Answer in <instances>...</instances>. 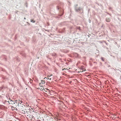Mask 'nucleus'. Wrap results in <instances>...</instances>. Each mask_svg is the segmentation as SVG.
<instances>
[{
	"instance_id": "1",
	"label": "nucleus",
	"mask_w": 121,
	"mask_h": 121,
	"mask_svg": "<svg viewBox=\"0 0 121 121\" xmlns=\"http://www.w3.org/2000/svg\"><path fill=\"white\" fill-rule=\"evenodd\" d=\"M22 103V101L19 102L17 105L16 106L17 107H15V108H16V110H18L21 111L23 112H23L22 113H24L25 112H26V108L27 105L25 106L21 104Z\"/></svg>"
},
{
	"instance_id": "2",
	"label": "nucleus",
	"mask_w": 121,
	"mask_h": 121,
	"mask_svg": "<svg viewBox=\"0 0 121 121\" xmlns=\"http://www.w3.org/2000/svg\"><path fill=\"white\" fill-rule=\"evenodd\" d=\"M9 100H10V101H8V102H9V104H11L14 106V105L13 104H15V103H16L17 104L18 101L17 100H14V101H13L10 98L9 99Z\"/></svg>"
},
{
	"instance_id": "3",
	"label": "nucleus",
	"mask_w": 121,
	"mask_h": 121,
	"mask_svg": "<svg viewBox=\"0 0 121 121\" xmlns=\"http://www.w3.org/2000/svg\"><path fill=\"white\" fill-rule=\"evenodd\" d=\"M41 82L39 83V85L40 86L43 87V86L42 85L43 84H44L45 83V81H44V80H41Z\"/></svg>"
},
{
	"instance_id": "4",
	"label": "nucleus",
	"mask_w": 121,
	"mask_h": 121,
	"mask_svg": "<svg viewBox=\"0 0 121 121\" xmlns=\"http://www.w3.org/2000/svg\"><path fill=\"white\" fill-rule=\"evenodd\" d=\"M106 21L107 22H110V19L109 18H107L106 19Z\"/></svg>"
},
{
	"instance_id": "5",
	"label": "nucleus",
	"mask_w": 121,
	"mask_h": 121,
	"mask_svg": "<svg viewBox=\"0 0 121 121\" xmlns=\"http://www.w3.org/2000/svg\"><path fill=\"white\" fill-rule=\"evenodd\" d=\"M15 107H16H16H14L13 106H12L11 107V109L12 110H13L14 109H15V108H15Z\"/></svg>"
},
{
	"instance_id": "6",
	"label": "nucleus",
	"mask_w": 121,
	"mask_h": 121,
	"mask_svg": "<svg viewBox=\"0 0 121 121\" xmlns=\"http://www.w3.org/2000/svg\"><path fill=\"white\" fill-rule=\"evenodd\" d=\"M31 22H35V21H34V20L33 19H31Z\"/></svg>"
},
{
	"instance_id": "7",
	"label": "nucleus",
	"mask_w": 121,
	"mask_h": 121,
	"mask_svg": "<svg viewBox=\"0 0 121 121\" xmlns=\"http://www.w3.org/2000/svg\"><path fill=\"white\" fill-rule=\"evenodd\" d=\"M85 70H86L85 69L84 70H83L82 69H81V70L80 71L81 72H83V71H85Z\"/></svg>"
},
{
	"instance_id": "8",
	"label": "nucleus",
	"mask_w": 121,
	"mask_h": 121,
	"mask_svg": "<svg viewBox=\"0 0 121 121\" xmlns=\"http://www.w3.org/2000/svg\"><path fill=\"white\" fill-rule=\"evenodd\" d=\"M18 101H19V102H17V103H18H18L19 102H20V99H18Z\"/></svg>"
},
{
	"instance_id": "9",
	"label": "nucleus",
	"mask_w": 121,
	"mask_h": 121,
	"mask_svg": "<svg viewBox=\"0 0 121 121\" xmlns=\"http://www.w3.org/2000/svg\"><path fill=\"white\" fill-rule=\"evenodd\" d=\"M32 82H33V80H30V83H31Z\"/></svg>"
},
{
	"instance_id": "10",
	"label": "nucleus",
	"mask_w": 121,
	"mask_h": 121,
	"mask_svg": "<svg viewBox=\"0 0 121 121\" xmlns=\"http://www.w3.org/2000/svg\"><path fill=\"white\" fill-rule=\"evenodd\" d=\"M52 74H50V75H49V76L50 77V76H52Z\"/></svg>"
},
{
	"instance_id": "11",
	"label": "nucleus",
	"mask_w": 121,
	"mask_h": 121,
	"mask_svg": "<svg viewBox=\"0 0 121 121\" xmlns=\"http://www.w3.org/2000/svg\"><path fill=\"white\" fill-rule=\"evenodd\" d=\"M48 79H49L50 80H51V78H48Z\"/></svg>"
},
{
	"instance_id": "12",
	"label": "nucleus",
	"mask_w": 121,
	"mask_h": 121,
	"mask_svg": "<svg viewBox=\"0 0 121 121\" xmlns=\"http://www.w3.org/2000/svg\"><path fill=\"white\" fill-rule=\"evenodd\" d=\"M49 75H48L47 76V78H49Z\"/></svg>"
},
{
	"instance_id": "13",
	"label": "nucleus",
	"mask_w": 121,
	"mask_h": 121,
	"mask_svg": "<svg viewBox=\"0 0 121 121\" xmlns=\"http://www.w3.org/2000/svg\"><path fill=\"white\" fill-rule=\"evenodd\" d=\"M28 106H29V107H30L29 105V104H28L27 107Z\"/></svg>"
},
{
	"instance_id": "14",
	"label": "nucleus",
	"mask_w": 121,
	"mask_h": 121,
	"mask_svg": "<svg viewBox=\"0 0 121 121\" xmlns=\"http://www.w3.org/2000/svg\"><path fill=\"white\" fill-rule=\"evenodd\" d=\"M64 69H65V68L63 69H62L63 70H64Z\"/></svg>"
},
{
	"instance_id": "15",
	"label": "nucleus",
	"mask_w": 121,
	"mask_h": 121,
	"mask_svg": "<svg viewBox=\"0 0 121 121\" xmlns=\"http://www.w3.org/2000/svg\"><path fill=\"white\" fill-rule=\"evenodd\" d=\"M24 19H26V18L25 17H24Z\"/></svg>"
},
{
	"instance_id": "16",
	"label": "nucleus",
	"mask_w": 121,
	"mask_h": 121,
	"mask_svg": "<svg viewBox=\"0 0 121 121\" xmlns=\"http://www.w3.org/2000/svg\"><path fill=\"white\" fill-rule=\"evenodd\" d=\"M102 59L104 61V60H103V58H102Z\"/></svg>"
},
{
	"instance_id": "17",
	"label": "nucleus",
	"mask_w": 121,
	"mask_h": 121,
	"mask_svg": "<svg viewBox=\"0 0 121 121\" xmlns=\"http://www.w3.org/2000/svg\"><path fill=\"white\" fill-rule=\"evenodd\" d=\"M45 78H47L46 77H45V78H44V79H45Z\"/></svg>"
},
{
	"instance_id": "18",
	"label": "nucleus",
	"mask_w": 121,
	"mask_h": 121,
	"mask_svg": "<svg viewBox=\"0 0 121 121\" xmlns=\"http://www.w3.org/2000/svg\"><path fill=\"white\" fill-rule=\"evenodd\" d=\"M27 103H26V104H27Z\"/></svg>"
}]
</instances>
